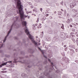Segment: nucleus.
<instances>
[{"label":"nucleus","mask_w":78,"mask_h":78,"mask_svg":"<svg viewBox=\"0 0 78 78\" xmlns=\"http://www.w3.org/2000/svg\"><path fill=\"white\" fill-rule=\"evenodd\" d=\"M22 24L23 27H25L24 31L26 34L28 36L29 38H30V39L31 40V41H32V42H33V43L35 44V45H37V43H36V41H34V37L32 35L30 34V32H29L28 30L27 26V21H23L22 22Z\"/></svg>","instance_id":"f257e3e1"},{"label":"nucleus","mask_w":78,"mask_h":78,"mask_svg":"<svg viewBox=\"0 0 78 78\" xmlns=\"http://www.w3.org/2000/svg\"><path fill=\"white\" fill-rule=\"evenodd\" d=\"M15 22H14L12 24V26H10V30L9 31L7 35L5 37L4 39L3 40V43H4V42H5V41H6V38H7V37L9 35V34L10 33H11V30H12V27H13V26H14V27L15 28H18L19 27V25L17 24H15Z\"/></svg>","instance_id":"f03ea898"},{"label":"nucleus","mask_w":78,"mask_h":78,"mask_svg":"<svg viewBox=\"0 0 78 78\" xmlns=\"http://www.w3.org/2000/svg\"><path fill=\"white\" fill-rule=\"evenodd\" d=\"M17 14H19L20 17L21 19V21L23 20H25V18L27 17L28 16L24 15V12L23 11V9H19V12L18 10H17Z\"/></svg>","instance_id":"7ed1b4c3"},{"label":"nucleus","mask_w":78,"mask_h":78,"mask_svg":"<svg viewBox=\"0 0 78 78\" xmlns=\"http://www.w3.org/2000/svg\"><path fill=\"white\" fill-rule=\"evenodd\" d=\"M21 76L23 78H28V74H26L24 73H23L21 74Z\"/></svg>","instance_id":"20e7f679"},{"label":"nucleus","mask_w":78,"mask_h":78,"mask_svg":"<svg viewBox=\"0 0 78 78\" xmlns=\"http://www.w3.org/2000/svg\"><path fill=\"white\" fill-rule=\"evenodd\" d=\"M58 41V37L56 36H55L53 38L52 40V41L54 42H57V41Z\"/></svg>","instance_id":"39448f33"},{"label":"nucleus","mask_w":78,"mask_h":78,"mask_svg":"<svg viewBox=\"0 0 78 78\" xmlns=\"http://www.w3.org/2000/svg\"><path fill=\"white\" fill-rule=\"evenodd\" d=\"M17 53H14V54H13V55L14 56V58H15L14 59V61L13 62V63H17V62L16 60H17V59H16V57L17 56Z\"/></svg>","instance_id":"423d86ee"},{"label":"nucleus","mask_w":78,"mask_h":78,"mask_svg":"<svg viewBox=\"0 0 78 78\" xmlns=\"http://www.w3.org/2000/svg\"><path fill=\"white\" fill-rule=\"evenodd\" d=\"M44 75L46 76H50L49 75V73H47V69H46L45 70L44 72Z\"/></svg>","instance_id":"0eeeda50"},{"label":"nucleus","mask_w":78,"mask_h":78,"mask_svg":"<svg viewBox=\"0 0 78 78\" xmlns=\"http://www.w3.org/2000/svg\"><path fill=\"white\" fill-rule=\"evenodd\" d=\"M76 5V3L75 2L71 3L70 4V8H73Z\"/></svg>","instance_id":"6e6552de"},{"label":"nucleus","mask_w":78,"mask_h":78,"mask_svg":"<svg viewBox=\"0 0 78 78\" xmlns=\"http://www.w3.org/2000/svg\"><path fill=\"white\" fill-rule=\"evenodd\" d=\"M37 66H39V69L40 70H42V65H39V63H38L37 65Z\"/></svg>","instance_id":"1a4fd4ad"},{"label":"nucleus","mask_w":78,"mask_h":78,"mask_svg":"<svg viewBox=\"0 0 78 78\" xmlns=\"http://www.w3.org/2000/svg\"><path fill=\"white\" fill-rule=\"evenodd\" d=\"M65 37L66 34H65V33H64V32H62L61 34V38H64Z\"/></svg>","instance_id":"9d476101"},{"label":"nucleus","mask_w":78,"mask_h":78,"mask_svg":"<svg viewBox=\"0 0 78 78\" xmlns=\"http://www.w3.org/2000/svg\"><path fill=\"white\" fill-rule=\"evenodd\" d=\"M38 49L40 51H41L42 55H43L44 57V58H47V57H46V56H45V55H44V51H42V50H41V48H40L38 47Z\"/></svg>","instance_id":"9b49d317"},{"label":"nucleus","mask_w":78,"mask_h":78,"mask_svg":"<svg viewBox=\"0 0 78 78\" xmlns=\"http://www.w3.org/2000/svg\"><path fill=\"white\" fill-rule=\"evenodd\" d=\"M3 43L2 42H0V48H2L3 47Z\"/></svg>","instance_id":"f8f14e48"},{"label":"nucleus","mask_w":78,"mask_h":78,"mask_svg":"<svg viewBox=\"0 0 78 78\" xmlns=\"http://www.w3.org/2000/svg\"><path fill=\"white\" fill-rule=\"evenodd\" d=\"M8 63V62H4L2 64V66H5V65H6V64Z\"/></svg>","instance_id":"ddd939ff"},{"label":"nucleus","mask_w":78,"mask_h":78,"mask_svg":"<svg viewBox=\"0 0 78 78\" xmlns=\"http://www.w3.org/2000/svg\"><path fill=\"white\" fill-rule=\"evenodd\" d=\"M25 42H26V40L25 39H23V43L24 44H25Z\"/></svg>","instance_id":"4468645a"},{"label":"nucleus","mask_w":78,"mask_h":78,"mask_svg":"<svg viewBox=\"0 0 78 78\" xmlns=\"http://www.w3.org/2000/svg\"><path fill=\"white\" fill-rule=\"evenodd\" d=\"M28 51H29V52H30V53L31 52H32V51H33V49H30L28 50Z\"/></svg>","instance_id":"2eb2a0df"},{"label":"nucleus","mask_w":78,"mask_h":78,"mask_svg":"<svg viewBox=\"0 0 78 78\" xmlns=\"http://www.w3.org/2000/svg\"><path fill=\"white\" fill-rule=\"evenodd\" d=\"M70 37H71V38H72L73 39V38H74V37H75V35H70Z\"/></svg>","instance_id":"dca6fc26"},{"label":"nucleus","mask_w":78,"mask_h":78,"mask_svg":"<svg viewBox=\"0 0 78 78\" xmlns=\"http://www.w3.org/2000/svg\"><path fill=\"white\" fill-rule=\"evenodd\" d=\"M2 73H6L7 72V71H1Z\"/></svg>","instance_id":"f3484780"},{"label":"nucleus","mask_w":78,"mask_h":78,"mask_svg":"<svg viewBox=\"0 0 78 78\" xmlns=\"http://www.w3.org/2000/svg\"><path fill=\"white\" fill-rule=\"evenodd\" d=\"M7 16H11V14H10L9 13V12H8L7 13Z\"/></svg>","instance_id":"a211bd4d"},{"label":"nucleus","mask_w":78,"mask_h":78,"mask_svg":"<svg viewBox=\"0 0 78 78\" xmlns=\"http://www.w3.org/2000/svg\"><path fill=\"white\" fill-rule=\"evenodd\" d=\"M70 22V19H68L67 21V23H69Z\"/></svg>","instance_id":"6ab92c4d"},{"label":"nucleus","mask_w":78,"mask_h":78,"mask_svg":"<svg viewBox=\"0 0 78 78\" xmlns=\"http://www.w3.org/2000/svg\"><path fill=\"white\" fill-rule=\"evenodd\" d=\"M19 62H20V63H25V61H24L23 62H22V61H19Z\"/></svg>","instance_id":"aec40b11"},{"label":"nucleus","mask_w":78,"mask_h":78,"mask_svg":"<svg viewBox=\"0 0 78 78\" xmlns=\"http://www.w3.org/2000/svg\"><path fill=\"white\" fill-rule=\"evenodd\" d=\"M55 72H56V73H59V72H60V71H59V70H57Z\"/></svg>","instance_id":"412c9836"},{"label":"nucleus","mask_w":78,"mask_h":78,"mask_svg":"<svg viewBox=\"0 0 78 78\" xmlns=\"http://www.w3.org/2000/svg\"><path fill=\"white\" fill-rule=\"evenodd\" d=\"M51 65L52 67H53V66H54V65H53V63L52 62H51Z\"/></svg>","instance_id":"4be33fe9"},{"label":"nucleus","mask_w":78,"mask_h":78,"mask_svg":"<svg viewBox=\"0 0 78 78\" xmlns=\"http://www.w3.org/2000/svg\"><path fill=\"white\" fill-rule=\"evenodd\" d=\"M11 46H8V49H9V50L11 49Z\"/></svg>","instance_id":"5701e85b"},{"label":"nucleus","mask_w":78,"mask_h":78,"mask_svg":"<svg viewBox=\"0 0 78 78\" xmlns=\"http://www.w3.org/2000/svg\"><path fill=\"white\" fill-rule=\"evenodd\" d=\"M21 54L24 55V52L23 51H21Z\"/></svg>","instance_id":"b1692460"},{"label":"nucleus","mask_w":78,"mask_h":78,"mask_svg":"<svg viewBox=\"0 0 78 78\" xmlns=\"http://www.w3.org/2000/svg\"><path fill=\"white\" fill-rule=\"evenodd\" d=\"M72 40L73 41V42H74V43H75V39H73Z\"/></svg>","instance_id":"393cba45"},{"label":"nucleus","mask_w":78,"mask_h":78,"mask_svg":"<svg viewBox=\"0 0 78 78\" xmlns=\"http://www.w3.org/2000/svg\"><path fill=\"white\" fill-rule=\"evenodd\" d=\"M69 50L70 51H73V49H72V48H69Z\"/></svg>","instance_id":"a878e982"},{"label":"nucleus","mask_w":78,"mask_h":78,"mask_svg":"<svg viewBox=\"0 0 78 78\" xmlns=\"http://www.w3.org/2000/svg\"><path fill=\"white\" fill-rule=\"evenodd\" d=\"M74 12L75 13H76V12H77V10H76V9H75L74 11Z\"/></svg>","instance_id":"bb28decb"},{"label":"nucleus","mask_w":78,"mask_h":78,"mask_svg":"<svg viewBox=\"0 0 78 78\" xmlns=\"http://www.w3.org/2000/svg\"><path fill=\"white\" fill-rule=\"evenodd\" d=\"M14 50L16 51L17 50L18 51H19V49H18V48H17V49H15Z\"/></svg>","instance_id":"cd10ccee"},{"label":"nucleus","mask_w":78,"mask_h":78,"mask_svg":"<svg viewBox=\"0 0 78 78\" xmlns=\"http://www.w3.org/2000/svg\"><path fill=\"white\" fill-rule=\"evenodd\" d=\"M72 30L73 31H74V32H75V29L73 28L72 29Z\"/></svg>","instance_id":"c85d7f7f"},{"label":"nucleus","mask_w":78,"mask_h":78,"mask_svg":"<svg viewBox=\"0 0 78 78\" xmlns=\"http://www.w3.org/2000/svg\"><path fill=\"white\" fill-rule=\"evenodd\" d=\"M70 55H73V53H72V52H70Z\"/></svg>","instance_id":"c756f323"},{"label":"nucleus","mask_w":78,"mask_h":78,"mask_svg":"<svg viewBox=\"0 0 78 78\" xmlns=\"http://www.w3.org/2000/svg\"><path fill=\"white\" fill-rule=\"evenodd\" d=\"M58 12L59 13H60L61 14H62V12L61 11H58Z\"/></svg>","instance_id":"7c9ffc66"},{"label":"nucleus","mask_w":78,"mask_h":78,"mask_svg":"<svg viewBox=\"0 0 78 78\" xmlns=\"http://www.w3.org/2000/svg\"><path fill=\"white\" fill-rule=\"evenodd\" d=\"M7 62H9V63H11V62H12V61H9Z\"/></svg>","instance_id":"2f4dec72"},{"label":"nucleus","mask_w":78,"mask_h":78,"mask_svg":"<svg viewBox=\"0 0 78 78\" xmlns=\"http://www.w3.org/2000/svg\"><path fill=\"white\" fill-rule=\"evenodd\" d=\"M20 44H22V43L21 42H20L18 45H20Z\"/></svg>","instance_id":"473e14b6"},{"label":"nucleus","mask_w":78,"mask_h":78,"mask_svg":"<svg viewBox=\"0 0 78 78\" xmlns=\"http://www.w3.org/2000/svg\"><path fill=\"white\" fill-rule=\"evenodd\" d=\"M62 78H67L66 76H64L62 77Z\"/></svg>","instance_id":"72a5a7b5"},{"label":"nucleus","mask_w":78,"mask_h":78,"mask_svg":"<svg viewBox=\"0 0 78 78\" xmlns=\"http://www.w3.org/2000/svg\"><path fill=\"white\" fill-rule=\"evenodd\" d=\"M26 70H28V72H30V69H28V68H26Z\"/></svg>","instance_id":"f704fd0d"},{"label":"nucleus","mask_w":78,"mask_h":78,"mask_svg":"<svg viewBox=\"0 0 78 78\" xmlns=\"http://www.w3.org/2000/svg\"><path fill=\"white\" fill-rule=\"evenodd\" d=\"M75 9H73L72 10V11H73V12H74L75 11Z\"/></svg>","instance_id":"c9c22d12"},{"label":"nucleus","mask_w":78,"mask_h":78,"mask_svg":"<svg viewBox=\"0 0 78 78\" xmlns=\"http://www.w3.org/2000/svg\"><path fill=\"white\" fill-rule=\"evenodd\" d=\"M69 16H70V15H69V14H67V17H69Z\"/></svg>","instance_id":"e433bc0d"},{"label":"nucleus","mask_w":78,"mask_h":78,"mask_svg":"<svg viewBox=\"0 0 78 78\" xmlns=\"http://www.w3.org/2000/svg\"><path fill=\"white\" fill-rule=\"evenodd\" d=\"M19 58L20 59H23V58L22 57H20Z\"/></svg>","instance_id":"4c0bfd02"},{"label":"nucleus","mask_w":78,"mask_h":78,"mask_svg":"<svg viewBox=\"0 0 78 78\" xmlns=\"http://www.w3.org/2000/svg\"><path fill=\"white\" fill-rule=\"evenodd\" d=\"M3 70H6V68H3Z\"/></svg>","instance_id":"58836bf2"},{"label":"nucleus","mask_w":78,"mask_h":78,"mask_svg":"<svg viewBox=\"0 0 78 78\" xmlns=\"http://www.w3.org/2000/svg\"><path fill=\"white\" fill-rule=\"evenodd\" d=\"M48 15H49L48 14H47L46 15V17H48Z\"/></svg>","instance_id":"ea45409f"},{"label":"nucleus","mask_w":78,"mask_h":78,"mask_svg":"<svg viewBox=\"0 0 78 78\" xmlns=\"http://www.w3.org/2000/svg\"><path fill=\"white\" fill-rule=\"evenodd\" d=\"M27 41H30V38H27Z\"/></svg>","instance_id":"a19ab883"},{"label":"nucleus","mask_w":78,"mask_h":78,"mask_svg":"<svg viewBox=\"0 0 78 78\" xmlns=\"http://www.w3.org/2000/svg\"><path fill=\"white\" fill-rule=\"evenodd\" d=\"M48 61H49V62H51V61H50V59H48Z\"/></svg>","instance_id":"79ce46f5"},{"label":"nucleus","mask_w":78,"mask_h":78,"mask_svg":"<svg viewBox=\"0 0 78 78\" xmlns=\"http://www.w3.org/2000/svg\"><path fill=\"white\" fill-rule=\"evenodd\" d=\"M75 62H76V63H77V64H78V60H76V61H75Z\"/></svg>","instance_id":"37998d69"},{"label":"nucleus","mask_w":78,"mask_h":78,"mask_svg":"<svg viewBox=\"0 0 78 78\" xmlns=\"http://www.w3.org/2000/svg\"><path fill=\"white\" fill-rule=\"evenodd\" d=\"M15 39H17V37H15Z\"/></svg>","instance_id":"c03bdc74"},{"label":"nucleus","mask_w":78,"mask_h":78,"mask_svg":"<svg viewBox=\"0 0 78 78\" xmlns=\"http://www.w3.org/2000/svg\"><path fill=\"white\" fill-rule=\"evenodd\" d=\"M64 12H65V14H66V10H65L64 11Z\"/></svg>","instance_id":"a18cd8bd"},{"label":"nucleus","mask_w":78,"mask_h":78,"mask_svg":"<svg viewBox=\"0 0 78 78\" xmlns=\"http://www.w3.org/2000/svg\"><path fill=\"white\" fill-rule=\"evenodd\" d=\"M76 17H78V14H76Z\"/></svg>","instance_id":"49530a36"},{"label":"nucleus","mask_w":78,"mask_h":78,"mask_svg":"<svg viewBox=\"0 0 78 78\" xmlns=\"http://www.w3.org/2000/svg\"><path fill=\"white\" fill-rule=\"evenodd\" d=\"M39 78H44V77H43L42 76H41Z\"/></svg>","instance_id":"de8ad7c7"},{"label":"nucleus","mask_w":78,"mask_h":78,"mask_svg":"<svg viewBox=\"0 0 78 78\" xmlns=\"http://www.w3.org/2000/svg\"><path fill=\"white\" fill-rule=\"evenodd\" d=\"M27 67H28V68H30V66H27Z\"/></svg>","instance_id":"09e8293b"},{"label":"nucleus","mask_w":78,"mask_h":78,"mask_svg":"<svg viewBox=\"0 0 78 78\" xmlns=\"http://www.w3.org/2000/svg\"><path fill=\"white\" fill-rule=\"evenodd\" d=\"M40 10L41 11H42V8H41L40 9Z\"/></svg>","instance_id":"8fccbe9b"},{"label":"nucleus","mask_w":78,"mask_h":78,"mask_svg":"<svg viewBox=\"0 0 78 78\" xmlns=\"http://www.w3.org/2000/svg\"><path fill=\"white\" fill-rule=\"evenodd\" d=\"M4 61H7V59H6V58H5L4 59Z\"/></svg>","instance_id":"3c124183"},{"label":"nucleus","mask_w":78,"mask_h":78,"mask_svg":"<svg viewBox=\"0 0 78 78\" xmlns=\"http://www.w3.org/2000/svg\"><path fill=\"white\" fill-rule=\"evenodd\" d=\"M59 18H60V19H61L62 17H61V16H58Z\"/></svg>","instance_id":"603ef678"},{"label":"nucleus","mask_w":78,"mask_h":78,"mask_svg":"<svg viewBox=\"0 0 78 78\" xmlns=\"http://www.w3.org/2000/svg\"><path fill=\"white\" fill-rule=\"evenodd\" d=\"M76 52H77V51H78V49H76Z\"/></svg>","instance_id":"864d4df0"},{"label":"nucleus","mask_w":78,"mask_h":78,"mask_svg":"<svg viewBox=\"0 0 78 78\" xmlns=\"http://www.w3.org/2000/svg\"><path fill=\"white\" fill-rule=\"evenodd\" d=\"M29 5H31V2L29 3Z\"/></svg>","instance_id":"5fc2aeb1"},{"label":"nucleus","mask_w":78,"mask_h":78,"mask_svg":"<svg viewBox=\"0 0 78 78\" xmlns=\"http://www.w3.org/2000/svg\"><path fill=\"white\" fill-rule=\"evenodd\" d=\"M52 18H53L52 17H51V16H50V19H52Z\"/></svg>","instance_id":"6e6d98bb"},{"label":"nucleus","mask_w":78,"mask_h":78,"mask_svg":"<svg viewBox=\"0 0 78 78\" xmlns=\"http://www.w3.org/2000/svg\"><path fill=\"white\" fill-rule=\"evenodd\" d=\"M76 41L78 42V38L77 39H76Z\"/></svg>","instance_id":"4d7b16f0"},{"label":"nucleus","mask_w":78,"mask_h":78,"mask_svg":"<svg viewBox=\"0 0 78 78\" xmlns=\"http://www.w3.org/2000/svg\"><path fill=\"white\" fill-rule=\"evenodd\" d=\"M1 67H2V65H0V68H1Z\"/></svg>","instance_id":"13d9d810"},{"label":"nucleus","mask_w":78,"mask_h":78,"mask_svg":"<svg viewBox=\"0 0 78 78\" xmlns=\"http://www.w3.org/2000/svg\"><path fill=\"white\" fill-rule=\"evenodd\" d=\"M58 15H61V16H62V15H61V14L60 13H58Z\"/></svg>","instance_id":"bf43d9fd"},{"label":"nucleus","mask_w":78,"mask_h":78,"mask_svg":"<svg viewBox=\"0 0 78 78\" xmlns=\"http://www.w3.org/2000/svg\"><path fill=\"white\" fill-rule=\"evenodd\" d=\"M54 13L55 14H56V11L54 12Z\"/></svg>","instance_id":"052dcab7"},{"label":"nucleus","mask_w":78,"mask_h":78,"mask_svg":"<svg viewBox=\"0 0 78 78\" xmlns=\"http://www.w3.org/2000/svg\"><path fill=\"white\" fill-rule=\"evenodd\" d=\"M13 78H18V77H13Z\"/></svg>","instance_id":"680f3d73"},{"label":"nucleus","mask_w":78,"mask_h":78,"mask_svg":"<svg viewBox=\"0 0 78 78\" xmlns=\"http://www.w3.org/2000/svg\"><path fill=\"white\" fill-rule=\"evenodd\" d=\"M73 34V33L72 32H71L70 33V34Z\"/></svg>","instance_id":"e2e57ef3"},{"label":"nucleus","mask_w":78,"mask_h":78,"mask_svg":"<svg viewBox=\"0 0 78 78\" xmlns=\"http://www.w3.org/2000/svg\"><path fill=\"white\" fill-rule=\"evenodd\" d=\"M16 20L18 19V17H16Z\"/></svg>","instance_id":"0e129e2a"},{"label":"nucleus","mask_w":78,"mask_h":78,"mask_svg":"<svg viewBox=\"0 0 78 78\" xmlns=\"http://www.w3.org/2000/svg\"><path fill=\"white\" fill-rule=\"evenodd\" d=\"M64 47H66V45H64Z\"/></svg>","instance_id":"69168bd1"},{"label":"nucleus","mask_w":78,"mask_h":78,"mask_svg":"<svg viewBox=\"0 0 78 78\" xmlns=\"http://www.w3.org/2000/svg\"><path fill=\"white\" fill-rule=\"evenodd\" d=\"M35 26H37V24H35Z\"/></svg>","instance_id":"338daca9"},{"label":"nucleus","mask_w":78,"mask_h":78,"mask_svg":"<svg viewBox=\"0 0 78 78\" xmlns=\"http://www.w3.org/2000/svg\"><path fill=\"white\" fill-rule=\"evenodd\" d=\"M70 27H72V25H70Z\"/></svg>","instance_id":"774afa93"}]
</instances>
